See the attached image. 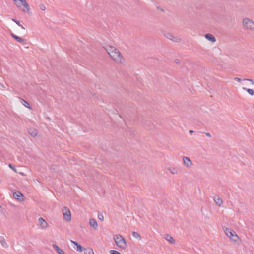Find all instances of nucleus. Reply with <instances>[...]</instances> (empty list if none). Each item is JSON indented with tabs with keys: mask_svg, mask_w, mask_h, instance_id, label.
Here are the masks:
<instances>
[{
	"mask_svg": "<svg viewBox=\"0 0 254 254\" xmlns=\"http://www.w3.org/2000/svg\"><path fill=\"white\" fill-rule=\"evenodd\" d=\"M106 50L110 57L116 62L120 64H124L125 63L124 58L117 48L112 46H108L107 47Z\"/></svg>",
	"mask_w": 254,
	"mask_h": 254,
	"instance_id": "1",
	"label": "nucleus"
},
{
	"mask_svg": "<svg viewBox=\"0 0 254 254\" xmlns=\"http://www.w3.org/2000/svg\"><path fill=\"white\" fill-rule=\"evenodd\" d=\"M113 239L118 247L122 249L126 248L127 243L126 240L121 235H115Z\"/></svg>",
	"mask_w": 254,
	"mask_h": 254,
	"instance_id": "2",
	"label": "nucleus"
},
{
	"mask_svg": "<svg viewBox=\"0 0 254 254\" xmlns=\"http://www.w3.org/2000/svg\"><path fill=\"white\" fill-rule=\"evenodd\" d=\"M243 26L244 28L247 30L254 31V22L248 18H245L243 19Z\"/></svg>",
	"mask_w": 254,
	"mask_h": 254,
	"instance_id": "3",
	"label": "nucleus"
},
{
	"mask_svg": "<svg viewBox=\"0 0 254 254\" xmlns=\"http://www.w3.org/2000/svg\"><path fill=\"white\" fill-rule=\"evenodd\" d=\"M164 36L167 39L175 42H179L181 41V39L180 37L174 36L172 34L168 32L164 31L163 32Z\"/></svg>",
	"mask_w": 254,
	"mask_h": 254,
	"instance_id": "4",
	"label": "nucleus"
},
{
	"mask_svg": "<svg viewBox=\"0 0 254 254\" xmlns=\"http://www.w3.org/2000/svg\"><path fill=\"white\" fill-rule=\"evenodd\" d=\"M63 214L64 219L68 221L71 220V212L70 210L66 207H64L63 209Z\"/></svg>",
	"mask_w": 254,
	"mask_h": 254,
	"instance_id": "5",
	"label": "nucleus"
},
{
	"mask_svg": "<svg viewBox=\"0 0 254 254\" xmlns=\"http://www.w3.org/2000/svg\"><path fill=\"white\" fill-rule=\"evenodd\" d=\"M15 4L18 7L23 6L27 10L30 9L29 6L25 0H18Z\"/></svg>",
	"mask_w": 254,
	"mask_h": 254,
	"instance_id": "6",
	"label": "nucleus"
},
{
	"mask_svg": "<svg viewBox=\"0 0 254 254\" xmlns=\"http://www.w3.org/2000/svg\"><path fill=\"white\" fill-rule=\"evenodd\" d=\"M183 163L184 165L187 168H191L192 166V162L191 160L188 157H183Z\"/></svg>",
	"mask_w": 254,
	"mask_h": 254,
	"instance_id": "7",
	"label": "nucleus"
},
{
	"mask_svg": "<svg viewBox=\"0 0 254 254\" xmlns=\"http://www.w3.org/2000/svg\"><path fill=\"white\" fill-rule=\"evenodd\" d=\"M38 223L42 229H45L48 228V224L47 222L42 217H40L38 219Z\"/></svg>",
	"mask_w": 254,
	"mask_h": 254,
	"instance_id": "8",
	"label": "nucleus"
},
{
	"mask_svg": "<svg viewBox=\"0 0 254 254\" xmlns=\"http://www.w3.org/2000/svg\"><path fill=\"white\" fill-rule=\"evenodd\" d=\"M213 199H214L215 202L216 203V204L218 206H221V205L223 203V200H222V199L220 196H219L218 195H216L213 197Z\"/></svg>",
	"mask_w": 254,
	"mask_h": 254,
	"instance_id": "9",
	"label": "nucleus"
},
{
	"mask_svg": "<svg viewBox=\"0 0 254 254\" xmlns=\"http://www.w3.org/2000/svg\"><path fill=\"white\" fill-rule=\"evenodd\" d=\"M11 36L19 43L23 44L25 43V40L24 39L15 35L13 33H11Z\"/></svg>",
	"mask_w": 254,
	"mask_h": 254,
	"instance_id": "10",
	"label": "nucleus"
},
{
	"mask_svg": "<svg viewBox=\"0 0 254 254\" xmlns=\"http://www.w3.org/2000/svg\"><path fill=\"white\" fill-rule=\"evenodd\" d=\"M13 197L20 201L23 200V195L19 191H16L13 193Z\"/></svg>",
	"mask_w": 254,
	"mask_h": 254,
	"instance_id": "11",
	"label": "nucleus"
},
{
	"mask_svg": "<svg viewBox=\"0 0 254 254\" xmlns=\"http://www.w3.org/2000/svg\"><path fill=\"white\" fill-rule=\"evenodd\" d=\"M89 223L90 226L93 227L95 230L97 229L98 225L96 220L95 219H90L89 221Z\"/></svg>",
	"mask_w": 254,
	"mask_h": 254,
	"instance_id": "12",
	"label": "nucleus"
},
{
	"mask_svg": "<svg viewBox=\"0 0 254 254\" xmlns=\"http://www.w3.org/2000/svg\"><path fill=\"white\" fill-rule=\"evenodd\" d=\"M205 37L209 41L214 43L216 41L215 37L211 34H206Z\"/></svg>",
	"mask_w": 254,
	"mask_h": 254,
	"instance_id": "13",
	"label": "nucleus"
},
{
	"mask_svg": "<svg viewBox=\"0 0 254 254\" xmlns=\"http://www.w3.org/2000/svg\"><path fill=\"white\" fill-rule=\"evenodd\" d=\"M53 247L55 249L56 251L58 253V254H65L63 250H62L59 246H58L56 244L53 245Z\"/></svg>",
	"mask_w": 254,
	"mask_h": 254,
	"instance_id": "14",
	"label": "nucleus"
},
{
	"mask_svg": "<svg viewBox=\"0 0 254 254\" xmlns=\"http://www.w3.org/2000/svg\"><path fill=\"white\" fill-rule=\"evenodd\" d=\"M28 131H29V134L33 137H35L36 136H37V135L38 134L37 130L33 128H30L29 129Z\"/></svg>",
	"mask_w": 254,
	"mask_h": 254,
	"instance_id": "15",
	"label": "nucleus"
},
{
	"mask_svg": "<svg viewBox=\"0 0 254 254\" xmlns=\"http://www.w3.org/2000/svg\"><path fill=\"white\" fill-rule=\"evenodd\" d=\"M0 242L1 244V245L4 248H7L8 247V245L7 244L5 239L2 236L0 237Z\"/></svg>",
	"mask_w": 254,
	"mask_h": 254,
	"instance_id": "16",
	"label": "nucleus"
},
{
	"mask_svg": "<svg viewBox=\"0 0 254 254\" xmlns=\"http://www.w3.org/2000/svg\"><path fill=\"white\" fill-rule=\"evenodd\" d=\"M72 243H73L75 245L77 246L76 250L77 251L82 252L83 251V247L79 245L77 242L71 241Z\"/></svg>",
	"mask_w": 254,
	"mask_h": 254,
	"instance_id": "17",
	"label": "nucleus"
},
{
	"mask_svg": "<svg viewBox=\"0 0 254 254\" xmlns=\"http://www.w3.org/2000/svg\"><path fill=\"white\" fill-rule=\"evenodd\" d=\"M165 239L168 241L169 242H170V243H175V240L174 239H173V238L171 236V235H166L165 237Z\"/></svg>",
	"mask_w": 254,
	"mask_h": 254,
	"instance_id": "18",
	"label": "nucleus"
},
{
	"mask_svg": "<svg viewBox=\"0 0 254 254\" xmlns=\"http://www.w3.org/2000/svg\"><path fill=\"white\" fill-rule=\"evenodd\" d=\"M225 232L226 234L227 235V236L228 237H230L232 236V234H234L235 232L232 230H231L230 229H229L228 228H226L225 231Z\"/></svg>",
	"mask_w": 254,
	"mask_h": 254,
	"instance_id": "19",
	"label": "nucleus"
},
{
	"mask_svg": "<svg viewBox=\"0 0 254 254\" xmlns=\"http://www.w3.org/2000/svg\"><path fill=\"white\" fill-rule=\"evenodd\" d=\"M168 170L170 172V173L172 174H176L178 173L177 169L176 168H169L168 169Z\"/></svg>",
	"mask_w": 254,
	"mask_h": 254,
	"instance_id": "20",
	"label": "nucleus"
},
{
	"mask_svg": "<svg viewBox=\"0 0 254 254\" xmlns=\"http://www.w3.org/2000/svg\"><path fill=\"white\" fill-rule=\"evenodd\" d=\"M229 238L235 242H236L238 239V236L236 235L235 232H234V234H232V236L230 237Z\"/></svg>",
	"mask_w": 254,
	"mask_h": 254,
	"instance_id": "21",
	"label": "nucleus"
},
{
	"mask_svg": "<svg viewBox=\"0 0 254 254\" xmlns=\"http://www.w3.org/2000/svg\"><path fill=\"white\" fill-rule=\"evenodd\" d=\"M229 238L235 242H236L238 239V236L236 235L235 232H234V234H232V236L230 237Z\"/></svg>",
	"mask_w": 254,
	"mask_h": 254,
	"instance_id": "22",
	"label": "nucleus"
},
{
	"mask_svg": "<svg viewBox=\"0 0 254 254\" xmlns=\"http://www.w3.org/2000/svg\"><path fill=\"white\" fill-rule=\"evenodd\" d=\"M132 236H133V237H134L136 239H138L139 240L141 239V237L140 236V235L139 234V233H138L137 232H133L132 233Z\"/></svg>",
	"mask_w": 254,
	"mask_h": 254,
	"instance_id": "23",
	"label": "nucleus"
},
{
	"mask_svg": "<svg viewBox=\"0 0 254 254\" xmlns=\"http://www.w3.org/2000/svg\"><path fill=\"white\" fill-rule=\"evenodd\" d=\"M244 90H246L248 93L251 95H253L254 94V92L253 89H246V88H243Z\"/></svg>",
	"mask_w": 254,
	"mask_h": 254,
	"instance_id": "24",
	"label": "nucleus"
},
{
	"mask_svg": "<svg viewBox=\"0 0 254 254\" xmlns=\"http://www.w3.org/2000/svg\"><path fill=\"white\" fill-rule=\"evenodd\" d=\"M22 104L27 108H30L29 104L24 100H22Z\"/></svg>",
	"mask_w": 254,
	"mask_h": 254,
	"instance_id": "25",
	"label": "nucleus"
},
{
	"mask_svg": "<svg viewBox=\"0 0 254 254\" xmlns=\"http://www.w3.org/2000/svg\"><path fill=\"white\" fill-rule=\"evenodd\" d=\"M110 253L111 254H121L120 252L116 250H111Z\"/></svg>",
	"mask_w": 254,
	"mask_h": 254,
	"instance_id": "26",
	"label": "nucleus"
},
{
	"mask_svg": "<svg viewBox=\"0 0 254 254\" xmlns=\"http://www.w3.org/2000/svg\"><path fill=\"white\" fill-rule=\"evenodd\" d=\"M98 218L101 221H103L104 220V216L102 214L99 213L98 215Z\"/></svg>",
	"mask_w": 254,
	"mask_h": 254,
	"instance_id": "27",
	"label": "nucleus"
},
{
	"mask_svg": "<svg viewBox=\"0 0 254 254\" xmlns=\"http://www.w3.org/2000/svg\"><path fill=\"white\" fill-rule=\"evenodd\" d=\"M8 166L12 169L13 170L14 172H16V168H15V167L14 166H13L11 164H9L8 165Z\"/></svg>",
	"mask_w": 254,
	"mask_h": 254,
	"instance_id": "28",
	"label": "nucleus"
},
{
	"mask_svg": "<svg viewBox=\"0 0 254 254\" xmlns=\"http://www.w3.org/2000/svg\"><path fill=\"white\" fill-rule=\"evenodd\" d=\"M39 7L43 11H44L46 9V7L44 5V4H40L39 5Z\"/></svg>",
	"mask_w": 254,
	"mask_h": 254,
	"instance_id": "29",
	"label": "nucleus"
},
{
	"mask_svg": "<svg viewBox=\"0 0 254 254\" xmlns=\"http://www.w3.org/2000/svg\"><path fill=\"white\" fill-rule=\"evenodd\" d=\"M12 21H14V22H15L18 26H21V24L20 23V22L19 20L16 19H14L13 18L12 19Z\"/></svg>",
	"mask_w": 254,
	"mask_h": 254,
	"instance_id": "30",
	"label": "nucleus"
},
{
	"mask_svg": "<svg viewBox=\"0 0 254 254\" xmlns=\"http://www.w3.org/2000/svg\"><path fill=\"white\" fill-rule=\"evenodd\" d=\"M243 80H247V81H250V82L252 83V84H254V81L252 79H247V78H244V79H243Z\"/></svg>",
	"mask_w": 254,
	"mask_h": 254,
	"instance_id": "31",
	"label": "nucleus"
},
{
	"mask_svg": "<svg viewBox=\"0 0 254 254\" xmlns=\"http://www.w3.org/2000/svg\"><path fill=\"white\" fill-rule=\"evenodd\" d=\"M85 254H94L92 250H90L88 252H86Z\"/></svg>",
	"mask_w": 254,
	"mask_h": 254,
	"instance_id": "32",
	"label": "nucleus"
},
{
	"mask_svg": "<svg viewBox=\"0 0 254 254\" xmlns=\"http://www.w3.org/2000/svg\"><path fill=\"white\" fill-rule=\"evenodd\" d=\"M234 80L237 82H240L242 80V79L240 78H238V77H235L234 78Z\"/></svg>",
	"mask_w": 254,
	"mask_h": 254,
	"instance_id": "33",
	"label": "nucleus"
},
{
	"mask_svg": "<svg viewBox=\"0 0 254 254\" xmlns=\"http://www.w3.org/2000/svg\"><path fill=\"white\" fill-rule=\"evenodd\" d=\"M205 134L207 136H208V137H211V134H210V133H208V132H205Z\"/></svg>",
	"mask_w": 254,
	"mask_h": 254,
	"instance_id": "34",
	"label": "nucleus"
},
{
	"mask_svg": "<svg viewBox=\"0 0 254 254\" xmlns=\"http://www.w3.org/2000/svg\"><path fill=\"white\" fill-rule=\"evenodd\" d=\"M19 26L21 27L23 29H25V27H24L21 24V26Z\"/></svg>",
	"mask_w": 254,
	"mask_h": 254,
	"instance_id": "35",
	"label": "nucleus"
},
{
	"mask_svg": "<svg viewBox=\"0 0 254 254\" xmlns=\"http://www.w3.org/2000/svg\"><path fill=\"white\" fill-rule=\"evenodd\" d=\"M189 132H190V133H192L193 132V130H190L189 131Z\"/></svg>",
	"mask_w": 254,
	"mask_h": 254,
	"instance_id": "36",
	"label": "nucleus"
},
{
	"mask_svg": "<svg viewBox=\"0 0 254 254\" xmlns=\"http://www.w3.org/2000/svg\"><path fill=\"white\" fill-rule=\"evenodd\" d=\"M175 62L178 63L179 62V60H176Z\"/></svg>",
	"mask_w": 254,
	"mask_h": 254,
	"instance_id": "37",
	"label": "nucleus"
},
{
	"mask_svg": "<svg viewBox=\"0 0 254 254\" xmlns=\"http://www.w3.org/2000/svg\"><path fill=\"white\" fill-rule=\"evenodd\" d=\"M13 0L14 1V2H15V3H16V1H18V0Z\"/></svg>",
	"mask_w": 254,
	"mask_h": 254,
	"instance_id": "38",
	"label": "nucleus"
}]
</instances>
